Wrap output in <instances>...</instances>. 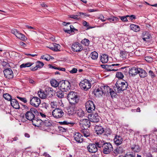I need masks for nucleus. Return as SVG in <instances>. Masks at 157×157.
<instances>
[{
  "instance_id": "32",
  "label": "nucleus",
  "mask_w": 157,
  "mask_h": 157,
  "mask_svg": "<svg viewBox=\"0 0 157 157\" xmlns=\"http://www.w3.org/2000/svg\"><path fill=\"white\" fill-rule=\"evenodd\" d=\"M16 37L23 41H24L26 39L25 35L19 33V32L17 34Z\"/></svg>"
},
{
  "instance_id": "17",
  "label": "nucleus",
  "mask_w": 157,
  "mask_h": 157,
  "mask_svg": "<svg viewBox=\"0 0 157 157\" xmlns=\"http://www.w3.org/2000/svg\"><path fill=\"white\" fill-rule=\"evenodd\" d=\"M74 137L75 140L78 143H81L83 141L82 135L78 132L76 133Z\"/></svg>"
},
{
  "instance_id": "15",
  "label": "nucleus",
  "mask_w": 157,
  "mask_h": 157,
  "mask_svg": "<svg viewBox=\"0 0 157 157\" xmlns=\"http://www.w3.org/2000/svg\"><path fill=\"white\" fill-rule=\"evenodd\" d=\"M72 49L74 52H77L82 50V48L80 44L77 42L72 45Z\"/></svg>"
},
{
  "instance_id": "53",
  "label": "nucleus",
  "mask_w": 157,
  "mask_h": 157,
  "mask_svg": "<svg viewBox=\"0 0 157 157\" xmlns=\"http://www.w3.org/2000/svg\"><path fill=\"white\" fill-rule=\"evenodd\" d=\"M128 19H129V20L130 21H132L133 19H136V16L133 15H132L130 16L128 15Z\"/></svg>"
},
{
  "instance_id": "57",
  "label": "nucleus",
  "mask_w": 157,
  "mask_h": 157,
  "mask_svg": "<svg viewBox=\"0 0 157 157\" xmlns=\"http://www.w3.org/2000/svg\"><path fill=\"white\" fill-rule=\"evenodd\" d=\"M61 123H62V124H63L67 125V124H71L72 125H73L75 124V123H70V122H67V121H64L63 122H61Z\"/></svg>"
},
{
  "instance_id": "55",
  "label": "nucleus",
  "mask_w": 157,
  "mask_h": 157,
  "mask_svg": "<svg viewBox=\"0 0 157 157\" xmlns=\"http://www.w3.org/2000/svg\"><path fill=\"white\" fill-rule=\"evenodd\" d=\"M77 69L75 68H73L71 70L69 71L70 72L71 74H74L76 73L77 71Z\"/></svg>"
},
{
  "instance_id": "34",
  "label": "nucleus",
  "mask_w": 157,
  "mask_h": 157,
  "mask_svg": "<svg viewBox=\"0 0 157 157\" xmlns=\"http://www.w3.org/2000/svg\"><path fill=\"white\" fill-rule=\"evenodd\" d=\"M33 64V63H32L30 62H28L25 63H22L20 65V67L21 68L26 67H29L32 65Z\"/></svg>"
},
{
  "instance_id": "60",
  "label": "nucleus",
  "mask_w": 157,
  "mask_h": 157,
  "mask_svg": "<svg viewBox=\"0 0 157 157\" xmlns=\"http://www.w3.org/2000/svg\"><path fill=\"white\" fill-rule=\"evenodd\" d=\"M64 32H65L66 33H70V34L72 32H74V30H71V29L67 30V29H64Z\"/></svg>"
},
{
  "instance_id": "47",
  "label": "nucleus",
  "mask_w": 157,
  "mask_h": 157,
  "mask_svg": "<svg viewBox=\"0 0 157 157\" xmlns=\"http://www.w3.org/2000/svg\"><path fill=\"white\" fill-rule=\"evenodd\" d=\"M151 36L148 33H146L145 35L143 36V39L144 41H147L148 39L150 38Z\"/></svg>"
},
{
  "instance_id": "30",
  "label": "nucleus",
  "mask_w": 157,
  "mask_h": 157,
  "mask_svg": "<svg viewBox=\"0 0 157 157\" xmlns=\"http://www.w3.org/2000/svg\"><path fill=\"white\" fill-rule=\"evenodd\" d=\"M51 84L52 86L56 87L59 86V82H58L55 79H52L51 81Z\"/></svg>"
},
{
  "instance_id": "9",
  "label": "nucleus",
  "mask_w": 157,
  "mask_h": 157,
  "mask_svg": "<svg viewBox=\"0 0 157 157\" xmlns=\"http://www.w3.org/2000/svg\"><path fill=\"white\" fill-rule=\"evenodd\" d=\"M88 118L90 121L97 123L99 121L100 117L97 113H91L88 115Z\"/></svg>"
},
{
  "instance_id": "20",
  "label": "nucleus",
  "mask_w": 157,
  "mask_h": 157,
  "mask_svg": "<svg viewBox=\"0 0 157 157\" xmlns=\"http://www.w3.org/2000/svg\"><path fill=\"white\" fill-rule=\"evenodd\" d=\"M11 106L16 109H19L20 106L18 101L14 99H12L10 101Z\"/></svg>"
},
{
  "instance_id": "49",
  "label": "nucleus",
  "mask_w": 157,
  "mask_h": 157,
  "mask_svg": "<svg viewBox=\"0 0 157 157\" xmlns=\"http://www.w3.org/2000/svg\"><path fill=\"white\" fill-rule=\"evenodd\" d=\"M145 60L147 62L151 63L153 61L152 58L150 56H146L145 57Z\"/></svg>"
},
{
  "instance_id": "10",
  "label": "nucleus",
  "mask_w": 157,
  "mask_h": 157,
  "mask_svg": "<svg viewBox=\"0 0 157 157\" xmlns=\"http://www.w3.org/2000/svg\"><path fill=\"white\" fill-rule=\"evenodd\" d=\"M86 108L87 111L91 113L95 109L94 104L91 101H88L86 103Z\"/></svg>"
},
{
  "instance_id": "35",
  "label": "nucleus",
  "mask_w": 157,
  "mask_h": 157,
  "mask_svg": "<svg viewBox=\"0 0 157 157\" xmlns=\"http://www.w3.org/2000/svg\"><path fill=\"white\" fill-rule=\"evenodd\" d=\"M132 149L133 151L136 152H138L140 151V148L138 145H134L132 147Z\"/></svg>"
},
{
  "instance_id": "24",
  "label": "nucleus",
  "mask_w": 157,
  "mask_h": 157,
  "mask_svg": "<svg viewBox=\"0 0 157 157\" xmlns=\"http://www.w3.org/2000/svg\"><path fill=\"white\" fill-rule=\"evenodd\" d=\"M101 87V90L103 91L102 93H103L104 94H107L109 95V92H110V87L108 86L104 85L102 86Z\"/></svg>"
},
{
  "instance_id": "22",
  "label": "nucleus",
  "mask_w": 157,
  "mask_h": 157,
  "mask_svg": "<svg viewBox=\"0 0 157 157\" xmlns=\"http://www.w3.org/2000/svg\"><path fill=\"white\" fill-rule=\"evenodd\" d=\"M124 151V150L123 147L122 146H119L114 150L113 152L115 155H117L118 154L123 153Z\"/></svg>"
},
{
  "instance_id": "48",
  "label": "nucleus",
  "mask_w": 157,
  "mask_h": 157,
  "mask_svg": "<svg viewBox=\"0 0 157 157\" xmlns=\"http://www.w3.org/2000/svg\"><path fill=\"white\" fill-rule=\"evenodd\" d=\"M103 143H102L101 141H99L98 142H96L94 144H95L96 146V147L99 148H102L103 146Z\"/></svg>"
},
{
  "instance_id": "18",
  "label": "nucleus",
  "mask_w": 157,
  "mask_h": 157,
  "mask_svg": "<svg viewBox=\"0 0 157 157\" xmlns=\"http://www.w3.org/2000/svg\"><path fill=\"white\" fill-rule=\"evenodd\" d=\"M44 64V63L40 62V61H38L36 63V66L34 67H31L30 68L31 70L32 71H35L37 70L39 68H41L42 67Z\"/></svg>"
},
{
  "instance_id": "40",
  "label": "nucleus",
  "mask_w": 157,
  "mask_h": 157,
  "mask_svg": "<svg viewBox=\"0 0 157 157\" xmlns=\"http://www.w3.org/2000/svg\"><path fill=\"white\" fill-rule=\"evenodd\" d=\"M77 113L78 116L79 117H82L84 116V112L81 109L78 110Z\"/></svg>"
},
{
  "instance_id": "13",
  "label": "nucleus",
  "mask_w": 157,
  "mask_h": 157,
  "mask_svg": "<svg viewBox=\"0 0 157 157\" xmlns=\"http://www.w3.org/2000/svg\"><path fill=\"white\" fill-rule=\"evenodd\" d=\"M87 149L89 152L95 153L98 151V148L94 144H90L87 147Z\"/></svg>"
},
{
  "instance_id": "4",
  "label": "nucleus",
  "mask_w": 157,
  "mask_h": 157,
  "mask_svg": "<svg viewBox=\"0 0 157 157\" xmlns=\"http://www.w3.org/2000/svg\"><path fill=\"white\" fill-rule=\"evenodd\" d=\"M102 149L103 152L105 154H109L113 150L112 144L109 142L104 143H103Z\"/></svg>"
},
{
  "instance_id": "43",
  "label": "nucleus",
  "mask_w": 157,
  "mask_h": 157,
  "mask_svg": "<svg viewBox=\"0 0 157 157\" xmlns=\"http://www.w3.org/2000/svg\"><path fill=\"white\" fill-rule=\"evenodd\" d=\"M38 94L39 97L41 98L44 99L46 98L47 95L44 94V92H42L41 91H39Z\"/></svg>"
},
{
  "instance_id": "41",
  "label": "nucleus",
  "mask_w": 157,
  "mask_h": 157,
  "mask_svg": "<svg viewBox=\"0 0 157 157\" xmlns=\"http://www.w3.org/2000/svg\"><path fill=\"white\" fill-rule=\"evenodd\" d=\"M106 19L107 20L111 22H115L119 20L118 18L116 17H113L112 18H106Z\"/></svg>"
},
{
  "instance_id": "39",
  "label": "nucleus",
  "mask_w": 157,
  "mask_h": 157,
  "mask_svg": "<svg viewBox=\"0 0 157 157\" xmlns=\"http://www.w3.org/2000/svg\"><path fill=\"white\" fill-rule=\"evenodd\" d=\"M106 68V70L107 71H116L118 70L117 69H113V66H112V64L111 65H107Z\"/></svg>"
},
{
  "instance_id": "23",
  "label": "nucleus",
  "mask_w": 157,
  "mask_h": 157,
  "mask_svg": "<svg viewBox=\"0 0 157 157\" xmlns=\"http://www.w3.org/2000/svg\"><path fill=\"white\" fill-rule=\"evenodd\" d=\"M95 131L98 135L101 134L104 132V128L101 126L96 125L95 128Z\"/></svg>"
},
{
  "instance_id": "37",
  "label": "nucleus",
  "mask_w": 157,
  "mask_h": 157,
  "mask_svg": "<svg viewBox=\"0 0 157 157\" xmlns=\"http://www.w3.org/2000/svg\"><path fill=\"white\" fill-rule=\"evenodd\" d=\"M3 97L5 99L10 101L12 99L11 96L9 94L7 93L4 94Z\"/></svg>"
},
{
  "instance_id": "46",
  "label": "nucleus",
  "mask_w": 157,
  "mask_h": 157,
  "mask_svg": "<svg viewBox=\"0 0 157 157\" xmlns=\"http://www.w3.org/2000/svg\"><path fill=\"white\" fill-rule=\"evenodd\" d=\"M102 92L103 91L101 90V87L100 88H98L95 91V95H98L99 94L101 96L104 94L103 93H102Z\"/></svg>"
},
{
  "instance_id": "7",
  "label": "nucleus",
  "mask_w": 157,
  "mask_h": 157,
  "mask_svg": "<svg viewBox=\"0 0 157 157\" xmlns=\"http://www.w3.org/2000/svg\"><path fill=\"white\" fill-rule=\"evenodd\" d=\"M79 86L81 89L85 90H87L91 88V83L87 79H85L79 83Z\"/></svg>"
},
{
  "instance_id": "26",
  "label": "nucleus",
  "mask_w": 157,
  "mask_h": 157,
  "mask_svg": "<svg viewBox=\"0 0 157 157\" xmlns=\"http://www.w3.org/2000/svg\"><path fill=\"white\" fill-rule=\"evenodd\" d=\"M100 60L102 63H105L108 61V56L105 54H102L100 57Z\"/></svg>"
},
{
  "instance_id": "36",
  "label": "nucleus",
  "mask_w": 157,
  "mask_h": 157,
  "mask_svg": "<svg viewBox=\"0 0 157 157\" xmlns=\"http://www.w3.org/2000/svg\"><path fill=\"white\" fill-rule=\"evenodd\" d=\"M127 53L124 51H121L120 52V56L122 59L127 58Z\"/></svg>"
},
{
  "instance_id": "44",
  "label": "nucleus",
  "mask_w": 157,
  "mask_h": 157,
  "mask_svg": "<svg viewBox=\"0 0 157 157\" xmlns=\"http://www.w3.org/2000/svg\"><path fill=\"white\" fill-rule=\"evenodd\" d=\"M116 77L120 79H122L124 77L123 74L120 72H117L116 74Z\"/></svg>"
},
{
  "instance_id": "59",
  "label": "nucleus",
  "mask_w": 157,
  "mask_h": 157,
  "mask_svg": "<svg viewBox=\"0 0 157 157\" xmlns=\"http://www.w3.org/2000/svg\"><path fill=\"white\" fill-rule=\"evenodd\" d=\"M110 92H109V94L111 95V97H112L113 96H114V94H115V92L112 89H110Z\"/></svg>"
},
{
  "instance_id": "3",
  "label": "nucleus",
  "mask_w": 157,
  "mask_h": 157,
  "mask_svg": "<svg viewBox=\"0 0 157 157\" xmlns=\"http://www.w3.org/2000/svg\"><path fill=\"white\" fill-rule=\"evenodd\" d=\"M37 113L38 112L36 109L31 108L26 113L25 117L27 120L32 121L35 117L34 114H37Z\"/></svg>"
},
{
  "instance_id": "50",
  "label": "nucleus",
  "mask_w": 157,
  "mask_h": 157,
  "mask_svg": "<svg viewBox=\"0 0 157 157\" xmlns=\"http://www.w3.org/2000/svg\"><path fill=\"white\" fill-rule=\"evenodd\" d=\"M98 19L101 20L102 22L105 21L106 20V18H105L102 15H100L98 17Z\"/></svg>"
},
{
  "instance_id": "19",
  "label": "nucleus",
  "mask_w": 157,
  "mask_h": 157,
  "mask_svg": "<svg viewBox=\"0 0 157 157\" xmlns=\"http://www.w3.org/2000/svg\"><path fill=\"white\" fill-rule=\"evenodd\" d=\"M123 142L122 138L120 136H116L114 139V142L115 144L119 145L121 144Z\"/></svg>"
},
{
  "instance_id": "54",
  "label": "nucleus",
  "mask_w": 157,
  "mask_h": 157,
  "mask_svg": "<svg viewBox=\"0 0 157 157\" xmlns=\"http://www.w3.org/2000/svg\"><path fill=\"white\" fill-rule=\"evenodd\" d=\"M11 32L12 33L15 35L16 36V35H17V34H18L19 33V32L16 29H14L12 30Z\"/></svg>"
},
{
  "instance_id": "27",
  "label": "nucleus",
  "mask_w": 157,
  "mask_h": 157,
  "mask_svg": "<svg viewBox=\"0 0 157 157\" xmlns=\"http://www.w3.org/2000/svg\"><path fill=\"white\" fill-rule=\"evenodd\" d=\"M138 74H139L140 77L142 78H144L146 77L147 74L146 72L143 69L141 68H139Z\"/></svg>"
},
{
  "instance_id": "1",
  "label": "nucleus",
  "mask_w": 157,
  "mask_h": 157,
  "mask_svg": "<svg viewBox=\"0 0 157 157\" xmlns=\"http://www.w3.org/2000/svg\"><path fill=\"white\" fill-rule=\"evenodd\" d=\"M67 98L69 103L72 105H75L79 101V98L76 93L71 91L68 94Z\"/></svg>"
},
{
  "instance_id": "58",
  "label": "nucleus",
  "mask_w": 157,
  "mask_h": 157,
  "mask_svg": "<svg viewBox=\"0 0 157 157\" xmlns=\"http://www.w3.org/2000/svg\"><path fill=\"white\" fill-rule=\"evenodd\" d=\"M135 155L133 154H126L124 157H135Z\"/></svg>"
},
{
  "instance_id": "45",
  "label": "nucleus",
  "mask_w": 157,
  "mask_h": 157,
  "mask_svg": "<svg viewBox=\"0 0 157 157\" xmlns=\"http://www.w3.org/2000/svg\"><path fill=\"white\" fill-rule=\"evenodd\" d=\"M128 15H126L125 16H119V17L120 18L121 20L124 22H127L128 21Z\"/></svg>"
},
{
  "instance_id": "31",
  "label": "nucleus",
  "mask_w": 157,
  "mask_h": 157,
  "mask_svg": "<svg viewBox=\"0 0 157 157\" xmlns=\"http://www.w3.org/2000/svg\"><path fill=\"white\" fill-rule=\"evenodd\" d=\"M56 95L59 98H62L64 97L63 92L62 90L57 91L56 93Z\"/></svg>"
},
{
  "instance_id": "21",
  "label": "nucleus",
  "mask_w": 157,
  "mask_h": 157,
  "mask_svg": "<svg viewBox=\"0 0 157 157\" xmlns=\"http://www.w3.org/2000/svg\"><path fill=\"white\" fill-rule=\"evenodd\" d=\"M139 68L135 67L131 68L129 70V73L130 76H135L138 73Z\"/></svg>"
},
{
  "instance_id": "62",
  "label": "nucleus",
  "mask_w": 157,
  "mask_h": 157,
  "mask_svg": "<svg viewBox=\"0 0 157 157\" xmlns=\"http://www.w3.org/2000/svg\"><path fill=\"white\" fill-rule=\"evenodd\" d=\"M41 58L44 59H45L46 60L48 61L50 60V59H48V57L47 58L46 57H45V56L44 55L41 56Z\"/></svg>"
},
{
  "instance_id": "63",
  "label": "nucleus",
  "mask_w": 157,
  "mask_h": 157,
  "mask_svg": "<svg viewBox=\"0 0 157 157\" xmlns=\"http://www.w3.org/2000/svg\"><path fill=\"white\" fill-rule=\"evenodd\" d=\"M2 64L3 67H5L8 64V63L6 62L3 61L2 62Z\"/></svg>"
},
{
  "instance_id": "12",
  "label": "nucleus",
  "mask_w": 157,
  "mask_h": 157,
  "mask_svg": "<svg viewBox=\"0 0 157 157\" xmlns=\"http://www.w3.org/2000/svg\"><path fill=\"white\" fill-rule=\"evenodd\" d=\"M79 124L80 126L82 127L83 128H86L90 127V123L89 120L82 119L80 121Z\"/></svg>"
},
{
  "instance_id": "61",
  "label": "nucleus",
  "mask_w": 157,
  "mask_h": 157,
  "mask_svg": "<svg viewBox=\"0 0 157 157\" xmlns=\"http://www.w3.org/2000/svg\"><path fill=\"white\" fill-rule=\"evenodd\" d=\"M40 115L43 118H46V115L40 112Z\"/></svg>"
},
{
  "instance_id": "25",
  "label": "nucleus",
  "mask_w": 157,
  "mask_h": 157,
  "mask_svg": "<svg viewBox=\"0 0 157 157\" xmlns=\"http://www.w3.org/2000/svg\"><path fill=\"white\" fill-rule=\"evenodd\" d=\"M53 47H49V48L51 50L54 51H60V46L56 43H53Z\"/></svg>"
},
{
  "instance_id": "33",
  "label": "nucleus",
  "mask_w": 157,
  "mask_h": 157,
  "mask_svg": "<svg viewBox=\"0 0 157 157\" xmlns=\"http://www.w3.org/2000/svg\"><path fill=\"white\" fill-rule=\"evenodd\" d=\"M98 53L95 51L92 52L90 55L91 57L94 60L97 59L98 57Z\"/></svg>"
},
{
  "instance_id": "5",
  "label": "nucleus",
  "mask_w": 157,
  "mask_h": 157,
  "mask_svg": "<svg viewBox=\"0 0 157 157\" xmlns=\"http://www.w3.org/2000/svg\"><path fill=\"white\" fill-rule=\"evenodd\" d=\"M70 84L67 81H61L59 82V88L63 91H66L70 89Z\"/></svg>"
},
{
  "instance_id": "38",
  "label": "nucleus",
  "mask_w": 157,
  "mask_h": 157,
  "mask_svg": "<svg viewBox=\"0 0 157 157\" xmlns=\"http://www.w3.org/2000/svg\"><path fill=\"white\" fill-rule=\"evenodd\" d=\"M75 106V105H74ZM76 110L75 108L74 107H70L69 109H68V113L69 114H73L74 113V112Z\"/></svg>"
},
{
  "instance_id": "29",
  "label": "nucleus",
  "mask_w": 157,
  "mask_h": 157,
  "mask_svg": "<svg viewBox=\"0 0 157 157\" xmlns=\"http://www.w3.org/2000/svg\"><path fill=\"white\" fill-rule=\"evenodd\" d=\"M81 132L83 133L84 136L86 137H89L90 136V134L89 130L86 128H84L81 130Z\"/></svg>"
},
{
  "instance_id": "56",
  "label": "nucleus",
  "mask_w": 157,
  "mask_h": 157,
  "mask_svg": "<svg viewBox=\"0 0 157 157\" xmlns=\"http://www.w3.org/2000/svg\"><path fill=\"white\" fill-rule=\"evenodd\" d=\"M148 73L149 75L152 78H153L155 77V75L151 71H149Z\"/></svg>"
},
{
  "instance_id": "6",
  "label": "nucleus",
  "mask_w": 157,
  "mask_h": 157,
  "mask_svg": "<svg viewBox=\"0 0 157 157\" xmlns=\"http://www.w3.org/2000/svg\"><path fill=\"white\" fill-rule=\"evenodd\" d=\"M42 125L41 127L42 130L48 131L49 128L52 125V121L47 119L43 120Z\"/></svg>"
},
{
  "instance_id": "11",
  "label": "nucleus",
  "mask_w": 157,
  "mask_h": 157,
  "mask_svg": "<svg viewBox=\"0 0 157 157\" xmlns=\"http://www.w3.org/2000/svg\"><path fill=\"white\" fill-rule=\"evenodd\" d=\"M40 103V100L39 98L34 97L32 98L30 101V103L33 106L37 107H38Z\"/></svg>"
},
{
  "instance_id": "2",
  "label": "nucleus",
  "mask_w": 157,
  "mask_h": 157,
  "mask_svg": "<svg viewBox=\"0 0 157 157\" xmlns=\"http://www.w3.org/2000/svg\"><path fill=\"white\" fill-rule=\"evenodd\" d=\"M125 82H121L119 81L117 82L115 85L117 88V92L119 93L122 91L126 90L128 87V83Z\"/></svg>"
},
{
  "instance_id": "52",
  "label": "nucleus",
  "mask_w": 157,
  "mask_h": 157,
  "mask_svg": "<svg viewBox=\"0 0 157 157\" xmlns=\"http://www.w3.org/2000/svg\"><path fill=\"white\" fill-rule=\"evenodd\" d=\"M17 98L20 99V100L22 101H23L25 103L27 102V100L25 98H22L19 96H17Z\"/></svg>"
},
{
  "instance_id": "16",
  "label": "nucleus",
  "mask_w": 157,
  "mask_h": 157,
  "mask_svg": "<svg viewBox=\"0 0 157 157\" xmlns=\"http://www.w3.org/2000/svg\"><path fill=\"white\" fill-rule=\"evenodd\" d=\"M43 120L39 119L36 117H35L32 121L33 124L35 126L42 127Z\"/></svg>"
},
{
  "instance_id": "51",
  "label": "nucleus",
  "mask_w": 157,
  "mask_h": 157,
  "mask_svg": "<svg viewBox=\"0 0 157 157\" xmlns=\"http://www.w3.org/2000/svg\"><path fill=\"white\" fill-rule=\"evenodd\" d=\"M70 17L74 19H79L80 18V15H71Z\"/></svg>"
},
{
  "instance_id": "28",
  "label": "nucleus",
  "mask_w": 157,
  "mask_h": 157,
  "mask_svg": "<svg viewBox=\"0 0 157 157\" xmlns=\"http://www.w3.org/2000/svg\"><path fill=\"white\" fill-rule=\"evenodd\" d=\"M130 28L132 30L135 32H139L140 30V27L138 25L134 24L130 25Z\"/></svg>"
},
{
  "instance_id": "8",
  "label": "nucleus",
  "mask_w": 157,
  "mask_h": 157,
  "mask_svg": "<svg viewBox=\"0 0 157 157\" xmlns=\"http://www.w3.org/2000/svg\"><path fill=\"white\" fill-rule=\"evenodd\" d=\"M52 114L54 117L59 118L63 116L64 113L61 109L59 108H56L53 110Z\"/></svg>"
},
{
  "instance_id": "14",
  "label": "nucleus",
  "mask_w": 157,
  "mask_h": 157,
  "mask_svg": "<svg viewBox=\"0 0 157 157\" xmlns=\"http://www.w3.org/2000/svg\"><path fill=\"white\" fill-rule=\"evenodd\" d=\"M3 72L6 78L9 79H11L13 78V73L11 69H6Z\"/></svg>"
},
{
  "instance_id": "64",
  "label": "nucleus",
  "mask_w": 157,
  "mask_h": 157,
  "mask_svg": "<svg viewBox=\"0 0 157 157\" xmlns=\"http://www.w3.org/2000/svg\"><path fill=\"white\" fill-rule=\"evenodd\" d=\"M83 25L84 26L86 27H88L89 26V24L87 23L86 21H84L83 22Z\"/></svg>"
},
{
  "instance_id": "42",
  "label": "nucleus",
  "mask_w": 157,
  "mask_h": 157,
  "mask_svg": "<svg viewBox=\"0 0 157 157\" xmlns=\"http://www.w3.org/2000/svg\"><path fill=\"white\" fill-rule=\"evenodd\" d=\"M81 43L85 46H87L89 44L90 41L88 39L85 38L81 41Z\"/></svg>"
}]
</instances>
